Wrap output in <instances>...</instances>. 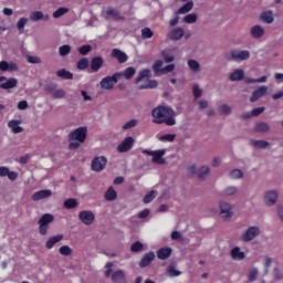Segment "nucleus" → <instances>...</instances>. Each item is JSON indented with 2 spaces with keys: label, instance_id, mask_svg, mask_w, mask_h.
Instances as JSON below:
<instances>
[{
  "label": "nucleus",
  "instance_id": "18",
  "mask_svg": "<svg viewBox=\"0 0 283 283\" xmlns=\"http://www.w3.org/2000/svg\"><path fill=\"white\" fill-rule=\"evenodd\" d=\"M51 196H52V190H39L32 195V200L36 202L39 200L50 198Z\"/></svg>",
  "mask_w": 283,
  "mask_h": 283
},
{
  "label": "nucleus",
  "instance_id": "6",
  "mask_svg": "<svg viewBox=\"0 0 283 283\" xmlns=\"http://www.w3.org/2000/svg\"><path fill=\"white\" fill-rule=\"evenodd\" d=\"M78 220L82 224H85L86 227H90L91 224H94V221L96 220V216L94 212L90 210H82L78 212Z\"/></svg>",
  "mask_w": 283,
  "mask_h": 283
},
{
  "label": "nucleus",
  "instance_id": "32",
  "mask_svg": "<svg viewBox=\"0 0 283 283\" xmlns=\"http://www.w3.org/2000/svg\"><path fill=\"white\" fill-rule=\"evenodd\" d=\"M191 10H193V1H188L178 9V14H187V12H191Z\"/></svg>",
  "mask_w": 283,
  "mask_h": 283
},
{
  "label": "nucleus",
  "instance_id": "64",
  "mask_svg": "<svg viewBox=\"0 0 283 283\" xmlns=\"http://www.w3.org/2000/svg\"><path fill=\"white\" fill-rule=\"evenodd\" d=\"M27 60H28V63H33V64L41 63V57L39 56L29 55Z\"/></svg>",
  "mask_w": 283,
  "mask_h": 283
},
{
  "label": "nucleus",
  "instance_id": "40",
  "mask_svg": "<svg viewBox=\"0 0 283 283\" xmlns=\"http://www.w3.org/2000/svg\"><path fill=\"white\" fill-rule=\"evenodd\" d=\"M269 81V76L263 75L259 78H253V77H247L245 83L251 84V83H266Z\"/></svg>",
  "mask_w": 283,
  "mask_h": 283
},
{
  "label": "nucleus",
  "instance_id": "27",
  "mask_svg": "<svg viewBox=\"0 0 283 283\" xmlns=\"http://www.w3.org/2000/svg\"><path fill=\"white\" fill-rule=\"evenodd\" d=\"M171 256V248H161L157 251V258L159 260H167Z\"/></svg>",
  "mask_w": 283,
  "mask_h": 283
},
{
  "label": "nucleus",
  "instance_id": "36",
  "mask_svg": "<svg viewBox=\"0 0 283 283\" xmlns=\"http://www.w3.org/2000/svg\"><path fill=\"white\" fill-rule=\"evenodd\" d=\"M153 71L155 72V76H163V61L161 60H157L153 64Z\"/></svg>",
  "mask_w": 283,
  "mask_h": 283
},
{
  "label": "nucleus",
  "instance_id": "44",
  "mask_svg": "<svg viewBox=\"0 0 283 283\" xmlns=\"http://www.w3.org/2000/svg\"><path fill=\"white\" fill-rule=\"evenodd\" d=\"M90 67V60L86 57L78 60L77 70H87Z\"/></svg>",
  "mask_w": 283,
  "mask_h": 283
},
{
  "label": "nucleus",
  "instance_id": "54",
  "mask_svg": "<svg viewBox=\"0 0 283 283\" xmlns=\"http://www.w3.org/2000/svg\"><path fill=\"white\" fill-rule=\"evenodd\" d=\"M222 116H229V114H231V106L223 104L219 107Z\"/></svg>",
  "mask_w": 283,
  "mask_h": 283
},
{
  "label": "nucleus",
  "instance_id": "12",
  "mask_svg": "<svg viewBox=\"0 0 283 283\" xmlns=\"http://www.w3.org/2000/svg\"><path fill=\"white\" fill-rule=\"evenodd\" d=\"M266 92H269L268 86H260L254 92H252V95L250 97V102L255 103L256 101H260V98H262V96H265Z\"/></svg>",
  "mask_w": 283,
  "mask_h": 283
},
{
  "label": "nucleus",
  "instance_id": "49",
  "mask_svg": "<svg viewBox=\"0 0 283 283\" xmlns=\"http://www.w3.org/2000/svg\"><path fill=\"white\" fill-rule=\"evenodd\" d=\"M91 50H92V45H90V44H84L78 48V52H80V54H82V56L90 54Z\"/></svg>",
  "mask_w": 283,
  "mask_h": 283
},
{
  "label": "nucleus",
  "instance_id": "56",
  "mask_svg": "<svg viewBox=\"0 0 283 283\" xmlns=\"http://www.w3.org/2000/svg\"><path fill=\"white\" fill-rule=\"evenodd\" d=\"M235 193H238V188H235V187H228L223 191V196H235Z\"/></svg>",
  "mask_w": 283,
  "mask_h": 283
},
{
  "label": "nucleus",
  "instance_id": "11",
  "mask_svg": "<svg viewBox=\"0 0 283 283\" xmlns=\"http://www.w3.org/2000/svg\"><path fill=\"white\" fill-rule=\"evenodd\" d=\"M134 147V137H126L118 146V154H125Z\"/></svg>",
  "mask_w": 283,
  "mask_h": 283
},
{
  "label": "nucleus",
  "instance_id": "9",
  "mask_svg": "<svg viewBox=\"0 0 283 283\" xmlns=\"http://www.w3.org/2000/svg\"><path fill=\"white\" fill-rule=\"evenodd\" d=\"M260 235V228L250 227L244 234L241 237L242 242H251V240H255Z\"/></svg>",
  "mask_w": 283,
  "mask_h": 283
},
{
  "label": "nucleus",
  "instance_id": "19",
  "mask_svg": "<svg viewBox=\"0 0 283 283\" xmlns=\"http://www.w3.org/2000/svg\"><path fill=\"white\" fill-rule=\"evenodd\" d=\"M21 125L20 120L11 119L8 122V127L13 132V134H21L23 132V127L19 126Z\"/></svg>",
  "mask_w": 283,
  "mask_h": 283
},
{
  "label": "nucleus",
  "instance_id": "3",
  "mask_svg": "<svg viewBox=\"0 0 283 283\" xmlns=\"http://www.w3.org/2000/svg\"><path fill=\"white\" fill-rule=\"evenodd\" d=\"M51 222H54V214L45 213L39 219L40 235H48Z\"/></svg>",
  "mask_w": 283,
  "mask_h": 283
},
{
  "label": "nucleus",
  "instance_id": "21",
  "mask_svg": "<svg viewBox=\"0 0 283 283\" xmlns=\"http://www.w3.org/2000/svg\"><path fill=\"white\" fill-rule=\"evenodd\" d=\"M277 201V191H268L265 193V205L272 207Z\"/></svg>",
  "mask_w": 283,
  "mask_h": 283
},
{
  "label": "nucleus",
  "instance_id": "14",
  "mask_svg": "<svg viewBox=\"0 0 283 283\" xmlns=\"http://www.w3.org/2000/svg\"><path fill=\"white\" fill-rule=\"evenodd\" d=\"M154 260H156V253L148 252V253L144 254V256L139 261L140 269H146V266H149V264H151V262H154Z\"/></svg>",
  "mask_w": 283,
  "mask_h": 283
},
{
  "label": "nucleus",
  "instance_id": "1",
  "mask_svg": "<svg viewBox=\"0 0 283 283\" xmlns=\"http://www.w3.org/2000/svg\"><path fill=\"white\" fill-rule=\"evenodd\" d=\"M153 123L156 125H176V111L167 106H157L151 111Z\"/></svg>",
  "mask_w": 283,
  "mask_h": 283
},
{
  "label": "nucleus",
  "instance_id": "51",
  "mask_svg": "<svg viewBox=\"0 0 283 283\" xmlns=\"http://www.w3.org/2000/svg\"><path fill=\"white\" fill-rule=\"evenodd\" d=\"M143 244L140 243V241H135L132 245H130V251L133 253H138L140 252V250L143 249Z\"/></svg>",
  "mask_w": 283,
  "mask_h": 283
},
{
  "label": "nucleus",
  "instance_id": "37",
  "mask_svg": "<svg viewBox=\"0 0 283 283\" xmlns=\"http://www.w3.org/2000/svg\"><path fill=\"white\" fill-rule=\"evenodd\" d=\"M119 73L122 74L120 76H124V78L129 81V78H132L136 74V69H134V66H129L126 70H124V72Z\"/></svg>",
  "mask_w": 283,
  "mask_h": 283
},
{
  "label": "nucleus",
  "instance_id": "31",
  "mask_svg": "<svg viewBox=\"0 0 283 283\" xmlns=\"http://www.w3.org/2000/svg\"><path fill=\"white\" fill-rule=\"evenodd\" d=\"M105 200H107L108 202H112V200H116V198H118V193L116 192V190H114V187H109L105 195Z\"/></svg>",
  "mask_w": 283,
  "mask_h": 283
},
{
  "label": "nucleus",
  "instance_id": "39",
  "mask_svg": "<svg viewBox=\"0 0 283 283\" xmlns=\"http://www.w3.org/2000/svg\"><path fill=\"white\" fill-rule=\"evenodd\" d=\"M64 207L65 209H76V207H78V201L74 198L66 199L64 201Z\"/></svg>",
  "mask_w": 283,
  "mask_h": 283
},
{
  "label": "nucleus",
  "instance_id": "30",
  "mask_svg": "<svg viewBox=\"0 0 283 283\" xmlns=\"http://www.w3.org/2000/svg\"><path fill=\"white\" fill-rule=\"evenodd\" d=\"M161 57L164 59L165 63H174L176 57L171 53V50L166 49L161 51Z\"/></svg>",
  "mask_w": 283,
  "mask_h": 283
},
{
  "label": "nucleus",
  "instance_id": "62",
  "mask_svg": "<svg viewBox=\"0 0 283 283\" xmlns=\"http://www.w3.org/2000/svg\"><path fill=\"white\" fill-rule=\"evenodd\" d=\"M264 109H265L264 106L258 107V108H253L251 111V115L252 116H260V114H263Z\"/></svg>",
  "mask_w": 283,
  "mask_h": 283
},
{
  "label": "nucleus",
  "instance_id": "29",
  "mask_svg": "<svg viewBox=\"0 0 283 283\" xmlns=\"http://www.w3.org/2000/svg\"><path fill=\"white\" fill-rule=\"evenodd\" d=\"M112 281L114 283L125 282V272L123 270H117L112 274Z\"/></svg>",
  "mask_w": 283,
  "mask_h": 283
},
{
  "label": "nucleus",
  "instance_id": "42",
  "mask_svg": "<svg viewBox=\"0 0 283 283\" xmlns=\"http://www.w3.org/2000/svg\"><path fill=\"white\" fill-rule=\"evenodd\" d=\"M254 129H255V132H269V129H271V127L269 126V124L261 122V123L255 124Z\"/></svg>",
  "mask_w": 283,
  "mask_h": 283
},
{
  "label": "nucleus",
  "instance_id": "24",
  "mask_svg": "<svg viewBox=\"0 0 283 283\" xmlns=\"http://www.w3.org/2000/svg\"><path fill=\"white\" fill-rule=\"evenodd\" d=\"M230 255L232 258V260H244V258H247V254L244 252H242L240 250V248L234 247L231 252Z\"/></svg>",
  "mask_w": 283,
  "mask_h": 283
},
{
  "label": "nucleus",
  "instance_id": "5",
  "mask_svg": "<svg viewBox=\"0 0 283 283\" xmlns=\"http://www.w3.org/2000/svg\"><path fill=\"white\" fill-rule=\"evenodd\" d=\"M85 138H87V127H78L69 134V140L85 143Z\"/></svg>",
  "mask_w": 283,
  "mask_h": 283
},
{
  "label": "nucleus",
  "instance_id": "38",
  "mask_svg": "<svg viewBox=\"0 0 283 283\" xmlns=\"http://www.w3.org/2000/svg\"><path fill=\"white\" fill-rule=\"evenodd\" d=\"M69 12H70V9H67L65 7H61L53 12V19H61V17H63V14H67Z\"/></svg>",
  "mask_w": 283,
  "mask_h": 283
},
{
  "label": "nucleus",
  "instance_id": "52",
  "mask_svg": "<svg viewBox=\"0 0 283 283\" xmlns=\"http://www.w3.org/2000/svg\"><path fill=\"white\" fill-rule=\"evenodd\" d=\"M185 23H196L198 21V15L196 13H190L184 18Z\"/></svg>",
  "mask_w": 283,
  "mask_h": 283
},
{
  "label": "nucleus",
  "instance_id": "59",
  "mask_svg": "<svg viewBox=\"0 0 283 283\" xmlns=\"http://www.w3.org/2000/svg\"><path fill=\"white\" fill-rule=\"evenodd\" d=\"M53 98H65V91L63 88H59L53 92Z\"/></svg>",
  "mask_w": 283,
  "mask_h": 283
},
{
  "label": "nucleus",
  "instance_id": "2",
  "mask_svg": "<svg viewBox=\"0 0 283 283\" xmlns=\"http://www.w3.org/2000/svg\"><path fill=\"white\" fill-rule=\"evenodd\" d=\"M149 78H151V70L144 69L139 71L135 80L137 90H156L158 87V81Z\"/></svg>",
  "mask_w": 283,
  "mask_h": 283
},
{
  "label": "nucleus",
  "instance_id": "25",
  "mask_svg": "<svg viewBox=\"0 0 283 283\" xmlns=\"http://www.w3.org/2000/svg\"><path fill=\"white\" fill-rule=\"evenodd\" d=\"M61 240H63V234H57V235L51 237L46 241L45 247L48 249H54V244H57V242H61Z\"/></svg>",
  "mask_w": 283,
  "mask_h": 283
},
{
  "label": "nucleus",
  "instance_id": "8",
  "mask_svg": "<svg viewBox=\"0 0 283 283\" xmlns=\"http://www.w3.org/2000/svg\"><path fill=\"white\" fill-rule=\"evenodd\" d=\"M229 61H248V59H251V53L247 50L243 51H238V50H232L230 52V57H228Z\"/></svg>",
  "mask_w": 283,
  "mask_h": 283
},
{
  "label": "nucleus",
  "instance_id": "22",
  "mask_svg": "<svg viewBox=\"0 0 283 283\" xmlns=\"http://www.w3.org/2000/svg\"><path fill=\"white\" fill-rule=\"evenodd\" d=\"M19 85V81L14 77H10L6 83L0 84L1 90H12Z\"/></svg>",
  "mask_w": 283,
  "mask_h": 283
},
{
  "label": "nucleus",
  "instance_id": "61",
  "mask_svg": "<svg viewBox=\"0 0 283 283\" xmlns=\"http://www.w3.org/2000/svg\"><path fill=\"white\" fill-rule=\"evenodd\" d=\"M176 70V64H169L161 69V74H169V72H174Z\"/></svg>",
  "mask_w": 283,
  "mask_h": 283
},
{
  "label": "nucleus",
  "instance_id": "41",
  "mask_svg": "<svg viewBox=\"0 0 283 283\" xmlns=\"http://www.w3.org/2000/svg\"><path fill=\"white\" fill-rule=\"evenodd\" d=\"M252 147H255L256 149H264L269 147V142L266 140H252L251 142Z\"/></svg>",
  "mask_w": 283,
  "mask_h": 283
},
{
  "label": "nucleus",
  "instance_id": "10",
  "mask_svg": "<svg viewBox=\"0 0 283 283\" xmlns=\"http://www.w3.org/2000/svg\"><path fill=\"white\" fill-rule=\"evenodd\" d=\"M143 154H147V156L153 157V163H158L159 165H164L165 159L163 156H165V149L160 150H143Z\"/></svg>",
  "mask_w": 283,
  "mask_h": 283
},
{
  "label": "nucleus",
  "instance_id": "50",
  "mask_svg": "<svg viewBox=\"0 0 283 283\" xmlns=\"http://www.w3.org/2000/svg\"><path fill=\"white\" fill-rule=\"evenodd\" d=\"M248 280L249 282H255L258 280V269L253 268L249 271Z\"/></svg>",
  "mask_w": 283,
  "mask_h": 283
},
{
  "label": "nucleus",
  "instance_id": "15",
  "mask_svg": "<svg viewBox=\"0 0 283 283\" xmlns=\"http://www.w3.org/2000/svg\"><path fill=\"white\" fill-rule=\"evenodd\" d=\"M113 59H116L118 63H127L129 56H127V53L120 51V49H113L112 51Z\"/></svg>",
  "mask_w": 283,
  "mask_h": 283
},
{
  "label": "nucleus",
  "instance_id": "4",
  "mask_svg": "<svg viewBox=\"0 0 283 283\" xmlns=\"http://www.w3.org/2000/svg\"><path fill=\"white\" fill-rule=\"evenodd\" d=\"M120 72H116L112 76L103 77L99 82L102 90H114V85L118 83V78H120Z\"/></svg>",
  "mask_w": 283,
  "mask_h": 283
},
{
  "label": "nucleus",
  "instance_id": "35",
  "mask_svg": "<svg viewBox=\"0 0 283 283\" xmlns=\"http://www.w3.org/2000/svg\"><path fill=\"white\" fill-rule=\"evenodd\" d=\"M209 174H211V170L207 166L201 167L197 171V176H198L199 180H205L207 178V176H209Z\"/></svg>",
  "mask_w": 283,
  "mask_h": 283
},
{
  "label": "nucleus",
  "instance_id": "7",
  "mask_svg": "<svg viewBox=\"0 0 283 283\" xmlns=\"http://www.w3.org/2000/svg\"><path fill=\"white\" fill-rule=\"evenodd\" d=\"M107 167V158L105 156L95 157L92 160L91 169L93 171H103Z\"/></svg>",
  "mask_w": 283,
  "mask_h": 283
},
{
  "label": "nucleus",
  "instance_id": "63",
  "mask_svg": "<svg viewBox=\"0 0 283 283\" xmlns=\"http://www.w3.org/2000/svg\"><path fill=\"white\" fill-rule=\"evenodd\" d=\"M10 67V63L8 61H1L0 62V70L1 72H8Z\"/></svg>",
  "mask_w": 283,
  "mask_h": 283
},
{
  "label": "nucleus",
  "instance_id": "16",
  "mask_svg": "<svg viewBox=\"0 0 283 283\" xmlns=\"http://www.w3.org/2000/svg\"><path fill=\"white\" fill-rule=\"evenodd\" d=\"M184 36H185V30L182 28L172 29L168 33V39H170V41H180V39H182Z\"/></svg>",
  "mask_w": 283,
  "mask_h": 283
},
{
  "label": "nucleus",
  "instance_id": "45",
  "mask_svg": "<svg viewBox=\"0 0 283 283\" xmlns=\"http://www.w3.org/2000/svg\"><path fill=\"white\" fill-rule=\"evenodd\" d=\"M59 252L61 255H64L65 258H67L69 255H72V248H70V245H62L59 249Z\"/></svg>",
  "mask_w": 283,
  "mask_h": 283
},
{
  "label": "nucleus",
  "instance_id": "55",
  "mask_svg": "<svg viewBox=\"0 0 283 283\" xmlns=\"http://www.w3.org/2000/svg\"><path fill=\"white\" fill-rule=\"evenodd\" d=\"M159 140H166L167 143H174L176 140V135L175 134H166L163 135Z\"/></svg>",
  "mask_w": 283,
  "mask_h": 283
},
{
  "label": "nucleus",
  "instance_id": "47",
  "mask_svg": "<svg viewBox=\"0 0 283 283\" xmlns=\"http://www.w3.org/2000/svg\"><path fill=\"white\" fill-rule=\"evenodd\" d=\"M154 198H156V190H151L144 197V203L149 205V202H153Z\"/></svg>",
  "mask_w": 283,
  "mask_h": 283
},
{
  "label": "nucleus",
  "instance_id": "48",
  "mask_svg": "<svg viewBox=\"0 0 283 283\" xmlns=\"http://www.w3.org/2000/svg\"><path fill=\"white\" fill-rule=\"evenodd\" d=\"M27 24H28V18H20L17 24L19 32L23 33V30H25Z\"/></svg>",
  "mask_w": 283,
  "mask_h": 283
},
{
  "label": "nucleus",
  "instance_id": "28",
  "mask_svg": "<svg viewBox=\"0 0 283 283\" xmlns=\"http://www.w3.org/2000/svg\"><path fill=\"white\" fill-rule=\"evenodd\" d=\"M56 75L64 81H72L74 78V74L65 69L59 70Z\"/></svg>",
  "mask_w": 283,
  "mask_h": 283
},
{
  "label": "nucleus",
  "instance_id": "23",
  "mask_svg": "<svg viewBox=\"0 0 283 283\" xmlns=\"http://www.w3.org/2000/svg\"><path fill=\"white\" fill-rule=\"evenodd\" d=\"M107 17H112V19H115V21H124L125 17L120 15V12L114 8H108L106 10Z\"/></svg>",
  "mask_w": 283,
  "mask_h": 283
},
{
  "label": "nucleus",
  "instance_id": "34",
  "mask_svg": "<svg viewBox=\"0 0 283 283\" xmlns=\"http://www.w3.org/2000/svg\"><path fill=\"white\" fill-rule=\"evenodd\" d=\"M261 20H263L264 23H273V21H275V18L273 17V11L262 12Z\"/></svg>",
  "mask_w": 283,
  "mask_h": 283
},
{
  "label": "nucleus",
  "instance_id": "46",
  "mask_svg": "<svg viewBox=\"0 0 283 283\" xmlns=\"http://www.w3.org/2000/svg\"><path fill=\"white\" fill-rule=\"evenodd\" d=\"M188 67H190L192 72H200V63H198L196 60H189Z\"/></svg>",
  "mask_w": 283,
  "mask_h": 283
},
{
  "label": "nucleus",
  "instance_id": "53",
  "mask_svg": "<svg viewBox=\"0 0 283 283\" xmlns=\"http://www.w3.org/2000/svg\"><path fill=\"white\" fill-rule=\"evenodd\" d=\"M151 36H154V31H151V29L149 28H144L142 30V38L143 39H151Z\"/></svg>",
  "mask_w": 283,
  "mask_h": 283
},
{
  "label": "nucleus",
  "instance_id": "17",
  "mask_svg": "<svg viewBox=\"0 0 283 283\" xmlns=\"http://www.w3.org/2000/svg\"><path fill=\"white\" fill-rule=\"evenodd\" d=\"M103 63L105 61L103 60L102 56H95L91 60V72L96 73L98 70L103 67Z\"/></svg>",
  "mask_w": 283,
  "mask_h": 283
},
{
  "label": "nucleus",
  "instance_id": "60",
  "mask_svg": "<svg viewBox=\"0 0 283 283\" xmlns=\"http://www.w3.org/2000/svg\"><path fill=\"white\" fill-rule=\"evenodd\" d=\"M243 174L242 170L240 169H234L230 172V178L232 179H238V178H242Z\"/></svg>",
  "mask_w": 283,
  "mask_h": 283
},
{
  "label": "nucleus",
  "instance_id": "26",
  "mask_svg": "<svg viewBox=\"0 0 283 283\" xmlns=\"http://www.w3.org/2000/svg\"><path fill=\"white\" fill-rule=\"evenodd\" d=\"M250 32L253 39H262V36H264V29L260 25L252 27Z\"/></svg>",
  "mask_w": 283,
  "mask_h": 283
},
{
  "label": "nucleus",
  "instance_id": "57",
  "mask_svg": "<svg viewBox=\"0 0 283 283\" xmlns=\"http://www.w3.org/2000/svg\"><path fill=\"white\" fill-rule=\"evenodd\" d=\"M192 92H193L195 98H200V96H202V91L200 90V86H198V84H195L192 86Z\"/></svg>",
  "mask_w": 283,
  "mask_h": 283
},
{
  "label": "nucleus",
  "instance_id": "13",
  "mask_svg": "<svg viewBox=\"0 0 283 283\" xmlns=\"http://www.w3.org/2000/svg\"><path fill=\"white\" fill-rule=\"evenodd\" d=\"M220 216L223 218V220H228V218H231L233 216V212H231V205L227 202H220Z\"/></svg>",
  "mask_w": 283,
  "mask_h": 283
},
{
  "label": "nucleus",
  "instance_id": "58",
  "mask_svg": "<svg viewBox=\"0 0 283 283\" xmlns=\"http://www.w3.org/2000/svg\"><path fill=\"white\" fill-rule=\"evenodd\" d=\"M136 125H138V120L130 119L123 126V129H132L133 127H136Z\"/></svg>",
  "mask_w": 283,
  "mask_h": 283
},
{
  "label": "nucleus",
  "instance_id": "33",
  "mask_svg": "<svg viewBox=\"0 0 283 283\" xmlns=\"http://www.w3.org/2000/svg\"><path fill=\"white\" fill-rule=\"evenodd\" d=\"M230 81H242L244 78V70H235L229 76Z\"/></svg>",
  "mask_w": 283,
  "mask_h": 283
},
{
  "label": "nucleus",
  "instance_id": "20",
  "mask_svg": "<svg viewBox=\"0 0 283 283\" xmlns=\"http://www.w3.org/2000/svg\"><path fill=\"white\" fill-rule=\"evenodd\" d=\"M31 21H49L50 15L43 14L42 11H33L30 13Z\"/></svg>",
  "mask_w": 283,
  "mask_h": 283
},
{
  "label": "nucleus",
  "instance_id": "43",
  "mask_svg": "<svg viewBox=\"0 0 283 283\" xmlns=\"http://www.w3.org/2000/svg\"><path fill=\"white\" fill-rule=\"evenodd\" d=\"M70 52H72V46H70V44H64L59 49L60 56H67Z\"/></svg>",
  "mask_w": 283,
  "mask_h": 283
}]
</instances>
